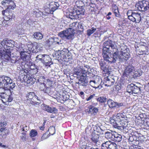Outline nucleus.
Returning <instances> with one entry per match:
<instances>
[{
  "label": "nucleus",
  "mask_w": 149,
  "mask_h": 149,
  "mask_svg": "<svg viewBox=\"0 0 149 149\" xmlns=\"http://www.w3.org/2000/svg\"><path fill=\"white\" fill-rule=\"evenodd\" d=\"M103 48L104 59L109 63H114L118 60L121 62H124L128 60L130 57L129 49L126 46H121V51L119 54L116 45L111 40L104 42Z\"/></svg>",
  "instance_id": "f257e3e1"
},
{
  "label": "nucleus",
  "mask_w": 149,
  "mask_h": 149,
  "mask_svg": "<svg viewBox=\"0 0 149 149\" xmlns=\"http://www.w3.org/2000/svg\"><path fill=\"white\" fill-rule=\"evenodd\" d=\"M84 68L82 66H78L74 69V76L77 78H80L83 76H86L87 74H90V75L92 76L93 74L88 72L89 66L88 65H85Z\"/></svg>",
  "instance_id": "f03ea898"
},
{
  "label": "nucleus",
  "mask_w": 149,
  "mask_h": 149,
  "mask_svg": "<svg viewBox=\"0 0 149 149\" xmlns=\"http://www.w3.org/2000/svg\"><path fill=\"white\" fill-rule=\"evenodd\" d=\"M78 9H74L70 12L69 18L72 19H77L84 14L85 10L82 6H78Z\"/></svg>",
  "instance_id": "7ed1b4c3"
},
{
  "label": "nucleus",
  "mask_w": 149,
  "mask_h": 149,
  "mask_svg": "<svg viewBox=\"0 0 149 149\" xmlns=\"http://www.w3.org/2000/svg\"><path fill=\"white\" fill-rule=\"evenodd\" d=\"M75 32L74 29L71 28L64 30L58 33V36L61 38H66L67 39H71L73 38Z\"/></svg>",
  "instance_id": "20e7f679"
},
{
  "label": "nucleus",
  "mask_w": 149,
  "mask_h": 149,
  "mask_svg": "<svg viewBox=\"0 0 149 149\" xmlns=\"http://www.w3.org/2000/svg\"><path fill=\"white\" fill-rule=\"evenodd\" d=\"M27 101H29L30 103L33 105H38L40 103V101L33 92L28 93L26 95Z\"/></svg>",
  "instance_id": "39448f33"
},
{
  "label": "nucleus",
  "mask_w": 149,
  "mask_h": 149,
  "mask_svg": "<svg viewBox=\"0 0 149 149\" xmlns=\"http://www.w3.org/2000/svg\"><path fill=\"white\" fill-rule=\"evenodd\" d=\"M135 7L140 11H145L149 9V1L144 0L139 1Z\"/></svg>",
  "instance_id": "423d86ee"
},
{
  "label": "nucleus",
  "mask_w": 149,
  "mask_h": 149,
  "mask_svg": "<svg viewBox=\"0 0 149 149\" xmlns=\"http://www.w3.org/2000/svg\"><path fill=\"white\" fill-rule=\"evenodd\" d=\"M127 14L128 18L134 22L139 23L141 20L140 14L137 12H131V15H129V12H127Z\"/></svg>",
  "instance_id": "0eeeda50"
},
{
  "label": "nucleus",
  "mask_w": 149,
  "mask_h": 149,
  "mask_svg": "<svg viewBox=\"0 0 149 149\" xmlns=\"http://www.w3.org/2000/svg\"><path fill=\"white\" fill-rule=\"evenodd\" d=\"M7 81H11L10 78L7 76H3L0 77V87L3 88H8L10 84H8Z\"/></svg>",
  "instance_id": "6e6552de"
},
{
  "label": "nucleus",
  "mask_w": 149,
  "mask_h": 149,
  "mask_svg": "<svg viewBox=\"0 0 149 149\" xmlns=\"http://www.w3.org/2000/svg\"><path fill=\"white\" fill-rule=\"evenodd\" d=\"M41 44L35 43L34 44H28L27 47L28 50L32 53H37L40 50Z\"/></svg>",
  "instance_id": "1a4fd4ad"
},
{
  "label": "nucleus",
  "mask_w": 149,
  "mask_h": 149,
  "mask_svg": "<svg viewBox=\"0 0 149 149\" xmlns=\"http://www.w3.org/2000/svg\"><path fill=\"white\" fill-rule=\"evenodd\" d=\"M0 97L3 102L6 105H8L9 102L13 100V97L10 95H7L4 93H0Z\"/></svg>",
  "instance_id": "9d476101"
},
{
  "label": "nucleus",
  "mask_w": 149,
  "mask_h": 149,
  "mask_svg": "<svg viewBox=\"0 0 149 149\" xmlns=\"http://www.w3.org/2000/svg\"><path fill=\"white\" fill-rule=\"evenodd\" d=\"M134 71V67L132 65H129L126 67L124 74L128 77L132 78Z\"/></svg>",
  "instance_id": "9b49d317"
},
{
  "label": "nucleus",
  "mask_w": 149,
  "mask_h": 149,
  "mask_svg": "<svg viewBox=\"0 0 149 149\" xmlns=\"http://www.w3.org/2000/svg\"><path fill=\"white\" fill-rule=\"evenodd\" d=\"M3 53L0 52V56L3 60L8 62V61H10V59H11L10 52L9 51H5L4 49H3Z\"/></svg>",
  "instance_id": "f8f14e48"
},
{
  "label": "nucleus",
  "mask_w": 149,
  "mask_h": 149,
  "mask_svg": "<svg viewBox=\"0 0 149 149\" xmlns=\"http://www.w3.org/2000/svg\"><path fill=\"white\" fill-rule=\"evenodd\" d=\"M104 81L105 86H110L114 84L115 80L113 78L107 77L104 78Z\"/></svg>",
  "instance_id": "ddd939ff"
},
{
  "label": "nucleus",
  "mask_w": 149,
  "mask_h": 149,
  "mask_svg": "<svg viewBox=\"0 0 149 149\" xmlns=\"http://www.w3.org/2000/svg\"><path fill=\"white\" fill-rule=\"evenodd\" d=\"M79 81L78 84L79 85L83 86H86L87 85L88 83V78L85 75L84 76L81 77L79 79Z\"/></svg>",
  "instance_id": "4468645a"
},
{
  "label": "nucleus",
  "mask_w": 149,
  "mask_h": 149,
  "mask_svg": "<svg viewBox=\"0 0 149 149\" xmlns=\"http://www.w3.org/2000/svg\"><path fill=\"white\" fill-rule=\"evenodd\" d=\"M123 121L120 122L117 121L114 122L113 126L115 128H117L118 129L121 130H123L125 128V126L123 125Z\"/></svg>",
  "instance_id": "2eb2a0df"
},
{
  "label": "nucleus",
  "mask_w": 149,
  "mask_h": 149,
  "mask_svg": "<svg viewBox=\"0 0 149 149\" xmlns=\"http://www.w3.org/2000/svg\"><path fill=\"white\" fill-rule=\"evenodd\" d=\"M137 137L135 135L130 136L128 139L129 142H131V143L135 146L139 144V142L137 140Z\"/></svg>",
  "instance_id": "dca6fc26"
},
{
  "label": "nucleus",
  "mask_w": 149,
  "mask_h": 149,
  "mask_svg": "<svg viewBox=\"0 0 149 149\" xmlns=\"http://www.w3.org/2000/svg\"><path fill=\"white\" fill-rule=\"evenodd\" d=\"M24 82H26L27 84H33L35 81L36 79L34 78L28 77L27 76L24 75L23 78Z\"/></svg>",
  "instance_id": "f3484780"
},
{
  "label": "nucleus",
  "mask_w": 149,
  "mask_h": 149,
  "mask_svg": "<svg viewBox=\"0 0 149 149\" xmlns=\"http://www.w3.org/2000/svg\"><path fill=\"white\" fill-rule=\"evenodd\" d=\"M44 109L47 112L50 113H56L58 111L56 108L51 107L48 105L45 106Z\"/></svg>",
  "instance_id": "a211bd4d"
},
{
  "label": "nucleus",
  "mask_w": 149,
  "mask_h": 149,
  "mask_svg": "<svg viewBox=\"0 0 149 149\" xmlns=\"http://www.w3.org/2000/svg\"><path fill=\"white\" fill-rule=\"evenodd\" d=\"M27 52L25 51H21L20 52L21 57L24 61H28L29 60L30 57L29 55L26 54Z\"/></svg>",
  "instance_id": "6ab92c4d"
},
{
  "label": "nucleus",
  "mask_w": 149,
  "mask_h": 149,
  "mask_svg": "<svg viewBox=\"0 0 149 149\" xmlns=\"http://www.w3.org/2000/svg\"><path fill=\"white\" fill-rule=\"evenodd\" d=\"M142 73L143 71L141 69H137L134 71L132 78H135L136 77H139L141 76Z\"/></svg>",
  "instance_id": "aec40b11"
},
{
  "label": "nucleus",
  "mask_w": 149,
  "mask_h": 149,
  "mask_svg": "<svg viewBox=\"0 0 149 149\" xmlns=\"http://www.w3.org/2000/svg\"><path fill=\"white\" fill-rule=\"evenodd\" d=\"M93 77L96 78L95 80H94V83L95 85L93 86V88H98L99 87V85L102 81L101 79L99 76L97 77L94 76Z\"/></svg>",
  "instance_id": "412c9836"
},
{
  "label": "nucleus",
  "mask_w": 149,
  "mask_h": 149,
  "mask_svg": "<svg viewBox=\"0 0 149 149\" xmlns=\"http://www.w3.org/2000/svg\"><path fill=\"white\" fill-rule=\"evenodd\" d=\"M63 58H66L69 56V51L67 49H64L61 51H60Z\"/></svg>",
  "instance_id": "4be33fe9"
},
{
  "label": "nucleus",
  "mask_w": 149,
  "mask_h": 149,
  "mask_svg": "<svg viewBox=\"0 0 149 149\" xmlns=\"http://www.w3.org/2000/svg\"><path fill=\"white\" fill-rule=\"evenodd\" d=\"M42 59H43L42 62L43 63L46 64H49L50 63L51 61V58L49 56L44 55V56Z\"/></svg>",
  "instance_id": "5701e85b"
},
{
  "label": "nucleus",
  "mask_w": 149,
  "mask_h": 149,
  "mask_svg": "<svg viewBox=\"0 0 149 149\" xmlns=\"http://www.w3.org/2000/svg\"><path fill=\"white\" fill-rule=\"evenodd\" d=\"M4 3L10 5L8 7L9 9H13L16 6L15 4L14 3L12 0H5L4 1Z\"/></svg>",
  "instance_id": "b1692460"
},
{
  "label": "nucleus",
  "mask_w": 149,
  "mask_h": 149,
  "mask_svg": "<svg viewBox=\"0 0 149 149\" xmlns=\"http://www.w3.org/2000/svg\"><path fill=\"white\" fill-rule=\"evenodd\" d=\"M107 103L109 107L113 108L117 107L116 102H115L111 99H109L107 101Z\"/></svg>",
  "instance_id": "393cba45"
},
{
  "label": "nucleus",
  "mask_w": 149,
  "mask_h": 149,
  "mask_svg": "<svg viewBox=\"0 0 149 149\" xmlns=\"http://www.w3.org/2000/svg\"><path fill=\"white\" fill-rule=\"evenodd\" d=\"M99 136L98 134H93L91 137L92 141L95 143H96L99 141Z\"/></svg>",
  "instance_id": "a878e982"
},
{
  "label": "nucleus",
  "mask_w": 149,
  "mask_h": 149,
  "mask_svg": "<svg viewBox=\"0 0 149 149\" xmlns=\"http://www.w3.org/2000/svg\"><path fill=\"white\" fill-rule=\"evenodd\" d=\"M122 139V136L118 134L117 133H114L113 139L112 140L115 141H117L118 142H120Z\"/></svg>",
  "instance_id": "bb28decb"
},
{
  "label": "nucleus",
  "mask_w": 149,
  "mask_h": 149,
  "mask_svg": "<svg viewBox=\"0 0 149 149\" xmlns=\"http://www.w3.org/2000/svg\"><path fill=\"white\" fill-rule=\"evenodd\" d=\"M98 111V109L96 108L91 106H90L89 107V110L88 111V113H91L95 114H96Z\"/></svg>",
  "instance_id": "cd10ccee"
},
{
  "label": "nucleus",
  "mask_w": 149,
  "mask_h": 149,
  "mask_svg": "<svg viewBox=\"0 0 149 149\" xmlns=\"http://www.w3.org/2000/svg\"><path fill=\"white\" fill-rule=\"evenodd\" d=\"M114 134V133L111 132H106L105 133V137L108 139L112 140V139H113Z\"/></svg>",
  "instance_id": "c85d7f7f"
},
{
  "label": "nucleus",
  "mask_w": 149,
  "mask_h": 149,
  "mask_svg": "<svg viewBox=\"0 0 149 149\" xmlns=\"http://www.w3.org/2000/svg\"><path fill=\"white\" fill-rule=\"evenodd\" d=\"M53 56L56 59H58L62 60L63 57L61 54V53L60 51L58 50L57 52H56L55 53L53 54Z\"/></svg>",
  "instance_id": "c756f323"
},
{
  "label": "nucleus",
  "mask_w": 149,
  "mask_h": 149,
  "mask_svg": "<svg viewBox=\"0 0 149 149\" xmlns=\"http://www.w3.org/2000/svg\"><path fill=\"white\" fill-rule=\"evenodd\" d=\"M132 93L136 94L139 93L140 91V88L139 86H138L134 84V86H133Z\"/></svg>",
  "instance_id": "7c9ffc66"
},
{
  "label": "nucleus",
  "mask_w": 149,
  "mask_h": 149,
  "mask_svg": "<svg viewBox=\"0 0 149 149\" xmlns=\"http://www.w3.org/2000/svg\"><path fill=\"white\" fill-rule=\"evenodd\" d=\"M110 141H107L104 143H103L102 144V149H108L110 144L111 143Z\"/></svg>",
  "instance_id": "2f4dec72"
},
{
  "label": "nucleus",
  "mask_w": 149,
  "mask_h": 149,
  "mask_svg": "<svg viewBox=\"0 0 149 149\" xmlns=\"http://www.w3.org/2000/svg\"><path fill=\"white\" fill-rule=\"evenodd\" d=\"M55 39L56 38H51L48 39L46 41V44L49 47L51 46L54 42Z\"/></svg>",
  "instance_id": "473e14b6"
},
{
  "label": "nucleus",
  "mask_w": 149,
  "mask_h": 149,
  "mask_svg": "<svg viewBox=\"0 0 149 149\" xmlns=\"http://www.w3.org/2000/svg\"><path fill=\"white\" fill-rule=\"evenodd\" d=\"M34 38L38 40L41 39L43 38L42 35L40 32H36L33 34Z\"/></svg>",
  "instance_id": "72a5a7b5"
},
{
  "label": "nucleus",
  "mask_w": 149,
  "mask_h": 149,
  "mask_svg": "<svg viewBox=\"0 0 149 149\" xmlns=\"http://www.w3.org/2000/svg\"><path fill=\"white\" fill-rule=\"evenodd\" d=\"M134 86V84L132 83L128 85L127 86V91L130 93V94L132 93V88Z\"/></svg>",
  "instance_id": "f704fd0d"
},
{
  "label": "nucleus",
  "mask_w": 149,
  "mask_h": 149,
  "mask_svg": "<svg viewBox=\"0 0 149 149\" xmlns=\"http://www.w3.org/2000/svg\"><path fill=\"white\" fill-rule=\"evenodd\" d=\"M85 142L82 143L80 144V146L81 149H93V148L91 147L90 146H87L85 145Z\"/></svg>",
  "instance_id": "c9c22d12"
},
{
  "label": "nucleus",
  "mask_w": 149,
  "mask_h": 149,
  "mask_svg": "<svg viewBox=\"0 0 149 149\" xmlns=\"http://www.w3.org/2000/svg\"><path fill=\"white\" fill-rule=\"evenodd\" d=\"M112 10L115 16L116 17H118L119 15V13L117 6H113L112 9Z\"/></svg>",
  "instance_id": "e433bc0d"
},
{
  "label": "nucleus",
  "mask_w": 149,
  "mask_h": 149,
  "mask_svg": "<svg viewBox=\"0 0 149 149\" xmlns=\"http://www.w3.org/2000/svg\"><path fill=\"white\" fill-rule=\"evenodd\" d=\"M7 40H3L0 43V48H5V47H7Z\"/></svg>",
  "instance_id": "4c0bfd02"
},
{
  "label": "nucleus",
  "mask_w": 149,
  "mask_h": 149,
  "mask_svg": "<svg viewBox=\"0 0 149 149\" xmlns=\"http://www.w3.org/2000/svg\"><path fill=\"white\" fill-rule=\"evenodd\" d=\"M11 82L7 81V83L8 84H10L11 85H10L8 87H7L8 88H6L7 89H13L15 87V83L13 82L12 80L11 79Z\"/></svg>",
  "instance_id": "58836bf2"
},
{
  "label": "nucleus",
  "mask_w": 149,
  "mask_h": 149,
  "mask_svg": "<svg viewBox=\"0 0 149 149\" xmlns=\"http://www.w3.org/2000/svg\"><path fill=\"white\" fill-rule=\"evenodd\" d=\"M117 145L114 142H111L108 149H118Z\"/></svg>",
  "instance_id": "ea45409f"
},
{
  "label": "nucleus",
  "mask_w": 149,
  "mask_h": 149,
  "mask_svg": "<svg viewBox=\"0 0 149 149\" xmlns=\"http://www.w3.org/2000/svg\"><path fill=\"white\" fill-rule=\"evenodd\" d=\"M96 30V28L92 27L90 29L87 30V34L88 36H89L93 34Z\"/></svg>",
  "instance_id": "a19ab883"
},
{
  "label": "nucleus",
  "mask_w": 149,
  "mask_h": 149,
  "mask_svg": "<svg viewBox=\"0 0 149 149\" xmlns=\"http://www.w3.org/2000/svg\"><path fill=\"white\" fill-rule=\"evenodd\" d=\"M10 60L11 61L12 63H15L17 65V66L18 67L19 65H19V62H20V60H15V59H13L11 58V59H10ZM18 70H21L22 69V68L21 67L20 68V67H18Z\"/></svg>",
  "instance_id": "79ce46f5"
},
{
  "label": "nucleus",
  "mask_w": 149,
  "mask_h": 149,
  "mask_svg": "<svg viewBox=\"0 0 149 149\" xmlns=\"http://www.w3.org/2000/svg\"><path fill=\"white\" fill-rule=\"evenodd\" d=\"M145 49V50H144L143 49H139V51H138V54L139 55H142L143 54H147L148 50L147 49L144 47Z\"/></svg>",
  "instance_id": "37998d69"
},
{
  "label": "nucleus",
  "mask_w": 149,
  "mask_h": 149,
  "mask_svg": "<svg viewBox=\"0 0 149 149\" xmlns=\"http://www.w3.org/2000/svg\"><path fill=\"white\" fill-rule=\"evenodd\" d=\"M7 46L10 47H13L14 46V42L12 40H7Z\"/></svg>",
  "instance_id": "c03bdc74"
},
{
  "label": "nucleus",
  "mask_w": 149,
  "mask_h": 149,
  "mask_svg": "<svg viewBox=\"0 0 149 149\" xmlns=\"http://www.w3.org/2000/svg\"><path fill=\"white\" fill-rule=\"evenodd\" d=\"M100 65L101 69L102 70L105 71V70L107 71V68H106L105 64H104V63H103V62L101 61L100 62Z\"/></svg>",
  "instance_id": "a18cd8bd"
},
{
  "label": "nucleus",
  "mask_w": 149,
  "mask_h": 149,
  "mask_svg": "<svg viewBox=\"0 0 149 149\" xmlns=\"http://www.w3.org/2000/svg\"><path fill=\"white\" fill-rule=\"evenodd\" d=\"M107 100V99L104 96L100 97L97 99V100L98 101L102 103L106 102Z\"/></svg>",
  "instance_id": "49530a36"
},
{
  "label": "nucleus",
  "mask_w": 149,
  "mask_h": 149,
  "mask_svg": "<svg viewBox=\"0 0 149 149\" xmlns=\"http://www.w3.org/2000/svg\"><path fill=\"white\" fill-rule=\"evenodd\" d=\"M52 3L54 6L52 8V11H54L58 9L59 5L58 3L56 2H52Z\"/></svg>",
  "instance_id": "de8ad7c7"
},
{
  "label": "nucleus",
  "mask_w": 149,
  "mask_h": 149,
  "mask_svg": "<svg viewBox=\"0 0 149 149\" xmlns=\"http://www.w3.org/2000/svg\"><path fill=\"white\" fill-rule=\"evenodd\" d=\"M48 130L49 132V134L52 135H53L55 132V128L53 126L50 127Z\"/></svg>",
  "instance_id": "09e8293b"
},
{
  "label": "nucleus",
  "mask_w": 149,
  "mask_h": 149,
  "mask_svg": "<svg viewBox=\"0 0 149 149\" xmlns=\"http://www.w3.org/2000/svg\"><path fill=\"white\" fill-rule=\"evenodd\" d=\"M37 134V131L34 130H31L30 133V136L31 137H34Z\"/></svg>",
  "instance_id": "8fccbe9b"
},
{
  "label": "nucleus",
  "mask_w": 149,
  "mask_h": 149,
  "mask_svg": "<svg viewBox=\"0 0 149 149\" xmlns=\"http://www.w3.org/2000/svg\"><path fill=\"white\" fill-rule=\"evenodd\" d=\"M44 55L42 54L38 55L36 57V60L37 61H40L42 62L43 59L42 58H43Z\"/></svg>",
  "instance_id": "3c124183"
},
{
  "label": "nucleus",
  "mask_w": 149,
  "mask_h": 149,
  "mask_svg": "<svg viewBox=\"0 0 149 149\" xmlns=\"http://www.w3.org/2000/svg\"><path fill=\"white\" fill-rule=\"evenodd\" d=\"M38 80L39 81H40L41 82H45V81L46 79H45V77L44 76H40L39 77V79H38ZM46 80H47V81H50L48 79H46Z\"/></svg>",
  "instance_id": "603ef678"
},
{
  "label": "nucleus",
  "mask_w": 149,
  "mask_h": 149,
  "mask_svg": "<svg viewBox=\"0 0 149 149\" xmlns=\"http://www.w3.org/2000/svg\"><path fill=\"white\" fill-rule=\"evenodd\" d=\"M45 88V84L44 83H43L41 84L40 87V89L42 91L44 90V89Z\"/></svg>",
  "instance_id": "864d4df0"
},
{
  "label": "nucleus",
  "mask_w": 149,
  "mask_h": 149,
  "mask_svg": "<svg viewBox=\"0 0 149 149\" xmlns=\"http://www.w3.org/2000/svg\"><path fill=\"white\" fill-rule=\"evenodd\" d=\"M144 122L146 123V124L149 127V118H146L145 119Z\"/></svg>",
  "instance_id": "5fc2aeb1"
},
{
  "label": "nucleus",
  "mask_w": 149,
  "mask_h": 149,
  "mask_svg": "<svg viewBox=\"0 0 149 149\" xmlns=\"http://www.w3.org/2000/svg\"><path fill=\"white\" fill-rule=\"evenodd\" d=\"M95 95L94 94L91 95L88 98L86 99V100L88 101L90 100L93 97V96Z\"/></svg>",
  "instance_id": "6e6d98bb"
},
{
  "label": "nucleus",
  "mask_w": 149,
  "mask_h": 149,
  "mask_svg": "<svg viewBox=\"0 0 149 149\" xmlns=\"http://www.w3.org/2000/svg\"><path fill=\"white\" fill-rule=\"evenodd\" d=\"M6 123L5 122H0V125L1 127H2V128H4V127L6 125Z\"/></svg>",
  "instance_id": "4d7b16f0"
},
{
  "label": "nucleus",
  "mask_w": 149,
  "mask_h": 149,
  "mask_svg": "<svg viewBox=\"0 0 149 149\" xmlns=\"http://www.w3.org/2000/svg\"><path fill=\"white\" fill-rule=\"evenodd\" d=\"M117 107H120L123 106V103H118L116 102Z\"/></svg>",
  "instance_id": "13d9d810"
},
{
  "label": "nucleus",
  "mask_w": 149,
  "mask_h": 149,
  "mask_svg": "<svg viewBox=\"0 0 149 149\" xmlns=\"http://www.w3.org/2000/svg\"><path fill=\"white\" fill-rule=\"evenodd\" d=\"M108 108L107 105L106 104H104V106L103 108V109L104 110H107Z\"/></svg>",
  "instance_id": "bf43d9fd"
},
{
  "label": "nucleus",
  "mask_w": 149,
  "mask_h": 149,
  "mask_svg": "<svg viewBox=\"0 0 149 149\" xmlns=\"http://www.w3.org/2000/svg\"><path fill=\"white\" fill-rule=\"evenodd\" d=\"M89 83L93 87V86L95 85L94 83V80H90L89 81Z\"/></svg>",
  "instance_id": "052dcab7"
},
{
  "label": "nucleus",
  "mask_w": 149,
  "mask_h": 149,
  "mask_svg": "<svg viewBox=\"0 0 149 149\" xmlns=\"http://www.w3.org/2000/svg\"><path fill=\"white\" fill-rule=\"evenodd\" d=\"M6 128H2L1 127V128H0V134H1V133L4 132L6 130Z\"/></svg>",
  "instance_id": "680f3d73"
},
{
  "label": "nucleus",
  "mask_w": 149,
  "mask_h": 149,
  "mask_svg": "<svg viewBox=\"0 0 149 149\" xmlns=\"http://www.w3.org/2000/svg\"><path fill=\"white\" fill-rule=\"evenodd\" d=\"M21 139L23 141H24L26 140V138L24 136H21Z\"/></svg>",
  "instance_id": "e2e57ef3"
},
{
  "label": "nucleus",
  "mask_w": 149,
  "mask_h": 149,
  "mask_svg": "<svg viewBox=\"0 0 149 149\" xmlns=\"http://www.w3.org/2000/svg\"><path fill=\"white\" fill-rule=\"evenodd\" d=\"M0 146L3 147V148L6 147V146L5 145H3L2 144L0 143Z\"/></svg>",
  "instance_id": "0e129e2a"
},
{
  "label": "nucleus",
  "mask_w": 149,
  "mask_h": 149,
  "mask_svg": "<svg viewBox=\"0 0 149 149\" xmlns=\"http://www.w3.org/2000/svg\"><path fill=\"white\" fill-rule=\"evenodd\" d=\"M136 149H143V148L141 146H138L137 148H136Z\"/></svg>",
  "instance_id": "69168bd1"
},
{
  "label": "nucleus",
  "mask_w": 149,
  "mask_h": 149,
  "mask_svg": "<svg viewBox=\"0 0 149 149\" xmlns=\"http://www.w3.org/2000/svg\"><path fill=\"white\" fill-rule=\"evenodd\" d=\"M78 3H80L81 4H83V3H82V2L81 1H78V2H77L76 4L77 5L78 4Z\"/></svg>",
  "instance_id": "338daca9"
},
{
  "label": "nucleus",
  "mask_w": 149,
  "mask_h": 149,
  "mask_svg": "<svg viewBox=\"0 0 149 149\" xmlns=\"http://www.w3.org/2000/svg\"><path fill=\"white\" fill-rule=\"evenodd\" d=\"M106 17L108 19H109L111 18V17L108 15H106Z\"/></svg>",
  "instance_id": "774afa93"
}]
</instances>
